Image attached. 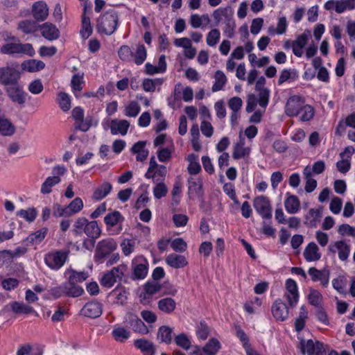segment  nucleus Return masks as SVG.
<instances>
[{
    "mask_svg": "<svg viewBox=\"0 0 355 355\" xmlns=\"http://www.w3.org/2000/svg\"><path fill=\"white\" fill-rule=\"evenodd\" d=\"M6 43L0 48V53L3 55L21 57H30L35 54V51L31 44L21 43L19 40L11 34L4 37Z\"/></svg>",
    "mask_w": 355,
    "mask_h": 355,
    "instance_id": "obj_1",
    "label": "nucleus"
},
{
    "mask_svg": "<svg viewBox=\"0 0 355 355\" xmlns=\"http://www.w3.org/2000/svg\"><path fill=\"white\" fill-rule=\"evenodd\" d=\"M73 232L75 235H81L85 233L89 239L96 240L101 234L97 221H89L85 217H79L73 224Z\"/></svg>",
    "mask_w": 355,
    "mask_h": 355,
    "instance_id": "obj_2",
    "label": "nucleus"
},
{
    "mask_svg": "<svg viewBox=\"0 0 355 355\" xmlns=\"http://www.w3.org/2000/svg\"><path fill=\"white\" fill-rule=\"evenodd\" d=\"M119 21V16L114 10H109L97 19L96 29L98 33L110 35L116 31Z\"/></svg>",
    "mask_w": 355,
    "mask_h": 355,
    "instance_id": "obj_3",
    "label": "nucleus"
},
{
    "mask_svg": "<svg viewBox=\"0 0 355 355\" xmlns=\"http://www.w3.org/2000/svg\"><path fill=\"white\" fill-rule=\"evenodd\" d=\"M20 77L19 64L16 62L0 67V85L8 86L19 82Z\"/></svg>",
    "mask_w": 355,
    "mask_h": 355,
    "instance_id": "obj_4",
    "label": "nucleus"
},
{
    "mask_svg": "<svg viewBox=\"0 0 355 355\" xmlns=\"http://www.w3.org/2000/svg\"><path fill=\"white\" fill-rule=\"evenodd\" d=\"M117 248V243L112 238H107L100 241L96 246L94 261L101 263Z\"/></svg>",
    "mask_w": 355,
    "mask_h": 355,
    "instance_id": "obj_5",
    "label": "nucleus"
},
{
    "mask_svg": "<svg viewBox=\"0 0 355 355\" xmlns=\"http://www.w3.org/2000/svg\"><path fill=\"white\" fill-rule=\"evenodd\" d=\"M69 251L57 250L47 253L44 257V262L52 270H59L66 262Z\"/></svg>",
    "mask_w": 355,
    "mask_h": 355,
    "instance_id": "obj_6",
    "label": "nucleus"
},
{
    "mask_svg": "<svg viewBox=\"0 0 355 355\" xmlns=\"http://www.w3.org/2000/svg\"><path fill=\"white\" fill-rule=\"evenodd\" d=\"M123 322L126 328H130L135 332L143 335H146L149 332L144 322L136 314L132 312H128L125 315Z\"/></svg>",
    "mask_w": 355,
    "mask_h": 355,
    "instance_id": "obj_7",
    "label": "nucleus"
},
{
    "mask_svg": "<svg viewBox=\"0 0 355 355\" xmlns=\"http://www.w3.org/2000/svg\"><path fill=\"white\" fill-rule=\"evenodd\" d=\"M300 349L303 355H327L323 343L318 340L314 342L311 339L302 340L300 343Z\"/></svg>",
    "mask_w": 355,
    "mask_h": 355,
    "instance_id": "obj_8",
    "label": "nucleus"
},
{
    "mask_svg": "<svg viewBox=\"0 0 355 355\" xmlns=\"http://www.w3.org/2000/svg\"><path fill=\"white\" fill-rule=\"evenodd\" d=\"M125 270L126 266L125 265L114 267L110 271L104 274L101 281V285L107 288L113 286L116 282L122 279Z\"/></svg>",
    "mask_w": 355,
    "mask_h": 355,
    "instance_id": "obj_9",
    "label": "nucleus"
},
{
    "mask_svg": "<svg viewBox=\"0 0 355 355\" xmlns=\"http://www.w3.org/2000/svg\"><path fill=\"white\" fill-rule=\"evenodd\" d=\"M148 261L142 256L136 257L132 261V279H143L148 274Z\"/></svg>",
    "mask_w": 355,
    "mask_h": 355,
    "instance_id": "obj_10",
    "label": "nucleus"
},
{
    "mask_svg": "<svg viewBox=\"0 0 355 355\" xmlns=\"http://www.w3.org/2000/svg\"><path fill=\"white\" fill-rule=\"evenodd\" d=\"M253 206L263 218H272V207L268 197L260 196L255 198L253 201Z\"/></svg>",
    "mask_w": 355,
    "mask_h": 355,
    "instance_id": "obj_11",
    "label": "nucleus"
},
{
    "mask_svg": "<svg viewBox=\"0 0 355 355\" xmlns=\"http://www.w3.org/2000/svg\"><path fill=\"white\" fill-rule=\"evenodd\" d=\"M305 104L304 98L299 95L289 97L285 105V113L288 116H297Z\"/></svg>",
    "mask_w": 355,
    "mask_h": 355,
    "instance_id": "obj_12",
    "label": "nucleus"
},
{
    "mask_svg": "<svg viewBox=\"0 0 355 355\" xmlns=\"http://www.w3.org/2000/svg\"><path fill=\"white\" fill-rule=\"evenodd\" d=\"M6 92L13 103L19 105H24L25 103L27 94L19 84V82L6 86Z\"/></svg>",
    "mask_w": 355,
    "mask_h": 355,
    "instance_id": "obj_13",
    "label": "nucleus"
},
{
    "mask_svg": "<svg viewBox=\"0 0 355 355\" xmlns=\"http://www.w3.org/2000/svg\"><path fill=\"white\" fill-rule=\"evenodd\" d=\"M286 292L284 295L289 306L293 308L296 306L299 300V293L296 282L291 279H288L286 282Z\"/></svg>",
    "mask_w": 355,
    "mask_h": 355,
    "instance_id": "obj_14",
    "label": "nucleus"
},
{
    "mask_svg": "<svg viewBox=\"0 0 355 355\" xmlns=\"http://www.w3.org/2000/svg\"><path fill=\"white\" fill-rule=\"evenodd\" d=\"M103 305L101 302L92 301L87 302L81 309V314L90 318H96L101 315Z\"/></svg>",
    "mask_w": 355,
    "mask_h": 355,
    "instance_id": "obj_15",
    "label": "nucleus"
},
{
    "mask_svg": "<svg viewBox=\"0 0 355 355\" xmlns=\"http://www.w3.org/2000/svg\"><path fill=\"white\" fill-rule=\"evenodd\" d=\"M313 282H320L322 286L327 287L329 285L330 272L328 269L318 270L311 267L308 270Z\"/></svg>",
    "mask_w": 355,
    "mask_h": 355,
    "instance_id": "obj_16",
    "label": "nucleus"
},
{
    "mask_svg": "<svg viewBox=\"0 0 355 355\" xmlns=\"http://www.w3.org/2000/svg\"><path fill=\"white\" fill-rule=\"evenodd\" d=\"M271 311L276 320L284 321L288 317V309L281 299H277L274 302Z\"/></svg>",
    "mask_w": 355,
    "mask_h": 355,
    "instance_id": "obj_17",
    "label": "nucleus"
},
{
    "mask_svg": "<svg viewBox=\"0 0 355 355\" xmlns=\"http://www.w3.org/2000/svg\"><path fill=\"white\" fill-rule=\"evenodd\" d=\"M329 250L332 253L338 254V257L341 261H346L350 252V246L343 241H336L329 246Z\"/></svg>",
    "mask_w": 355,
    "mask_h": 355,
    "instance_id": "obj_18",
    "label": "nucleus"
},
{
    "mask_svg": "<svg viewBox=\"0 0 355 355\" xmlns=\"http://www.w3.org/2000/svg\"><path fill=\"white\" fill-rule=\"evenodd\" d=\"M134 346L139 349L143 355H155L156 347L155 344L146 338H139L134 340Z\"/></svg>",
    "mask_w": 355,
    "mask_h": 355,
    "instance_id": "obj_19",
    "label": "nucleus"
},
{
    "mask_svg": "<svg viewBox=\"0 0 355 355\" xmlns=\"http://www.w3.org/2000/svg\"><path fill=\"white\" fill-rule=\"evenodd\" d=\"M166 263L172 268H183L188 265L187 258L182 254L171 253L165 258Z\"/></svg>",
    "mask_w": 355,
    "mask_h": 355,
    "instance_id": "obj_20",
    "label": "nucleus"
},
{
    "mask_svg": "<svg viewBox=\"0 0 355 355\" xmlns=\"http://www.w3.org/2000/svg\"><path fill=\"white\" fill-rule=\"evenodd\" d=\"M187 182L189 198H192L194 196L202 198L203 196L202 179L191 177L188 178Z\"/></svg>",
    "mask_w": 355,
    "mask_h": 355,
    "instance_id": "obj_21",
    "label": "nucleus"
},
{
    "mask_svg": "<svg viewBox=\"0 0 355 355\" xmlns=\"http://www.w3.org/2000/svg\"><path fill=\"white\" fill-rule=\"evenodd\" d=\"M42 35L48 40L53 41L57 40L60 36V31L57 27L49 22H46L39 26Z\"/></svg>",
    "mask_w": 355,
    "mask_h": 355,
    "instance_id": "obj_22",
    "label": "nucleus"
},
{
    "mask_svg": "<svg viewBox=\"0 0 355 355\" xmlns=\"http://www.w3.org/2000/svg\"><path fill=\"white\" fill-rule=\"evenodd\" d=\"M110 131L111 133L114 135H121L123 136L125 135L128 132V128L130 127V123L125 119L123 120H117L113 119L110 122Z\"/></svg>",
    "mask_w": 355,
    "mask_h": 355,
    "instance_id": "obj_23",
    "label": "nucleus"
},
{
    "mask_svg": "<svg viewBox=\"0 0 355 355\" xmlns=\"http://www.w3.org/2000/svg\"><path fill=\"white\" fill-rule=\"evenodd\" d=\"M33 16L37 21H44L49 15V9L46 3L37 1L33 6Z\"/></svg>",
    "mask_w": 355,
    "mask_h": 355,
    "instance_id": "obj_24",
    "label": "nucleus"
},
{
    "mask_svg": "<svg viewBox=\"0 0 355 355\" xmlns=\"http://www.w3.org/2000/svg\"><path fill=\"white\" fill-rule=\"evenodd\" d=\"M16 132V127L4 114H0V135L3 137H11Z\"/></svg>",
    "mask_w": 355,
    "mask_h": 355,
    "instance_id": "obj_25",
    "label": "nucleus"
},
{
    "mask_svg": "<svg viewBox=\"0 0 355 355\" xmlns=\"http://www.w3.org/2000/svg\"><path fill=\"white\" fill-rule=\"evenodd\" d=\"M3 264L10 263L13 259L19 257L26 253L27 249L25 247H17L15 250H1Z\"/></svg>",
    "mask_w": 355,
    "mask_h": 355,
    "instance_id": "obj_26",
    "label": "nucleus"
},
{
    "mask_svg": "<svg viewBox=\"0 0 355 355\" xmlns=\"http://www.w3.org/2000/svg\"><path fill=\"white\" fill-rule=\"evenodd\" d=\"M303 255L308 262L316 261L321 258L319 248L314 242L309 243L305 248Z\"/></svg>",
    "mask_w": 355,
    "mask_h": 355,
    "instance_id": "obj_27",
    "label": "nucleus"
},
{
    "mask_svg": "<svg viewBox=\"0 0 355 355\" xmlns=\"http://www.w3.org/2000/svg\"><path fill=\"white\" fill-rule=\"evenodd\" d=\"M322 218L319 209H310L304 217V225L309 227H316Z\"/></svg>",
    "mask_w": 355,
    "mask_h": 355,
    "instance_id": "obj_28",
    "label": "nucleus"
},
{
    "mask_svg": "<svg viewBox=\"0 0 355 355\" xmlns=\"http://www.w3.org/2000/svg\"><path fill=\"white\" fill-rule=\"evenodd\" d=\"M130 331L125 327L119 324L114 325L112 331V336L115 341L123 343L130 337Z\"/></svg>",
    "mask_w": 355,
    "mask_h": 355,
    "instance_id": "obj_29",
    "label": "nucleus"
},
{
    "mask_svg": "<svg viewBox=\"0 0 355 355\" xmlns=\"http://www.w3.org/2000/svg\"><path fill=\"white\" fill-rule=\"evenodd\" d=\"M308 42V35L304 33L297 36L296 40L292 42V49L293 54L297 57H302L303 49Z\"/></svg>",
    "mask_w": 355,
    "mask_h": 355,
    "instance_id": "obj_30",
    "label": "nucleus"
},
{
    "mask_svg": "<svg viewBox=\"0 0 355 355\" xmlns=\"http://www.w3.org/2000/svg\"><path fill=\"white\" fill-rule=\"evenodd\" d=\"M112 189V185L108 182H104L94 189L92 198L95 200H101L105 198Z\"/></svg>",
    "mask_w": 355,
    "mask_h": 355,
    "instance_id": "obj_31",
    "label": "nucleus"
},
{
    "mask_svg": "<svg viewBox=\"0 0 355 355\" xmlns=\"http://www.w3.org/2000/svg\"><path fill=\"white\" fill-rule=\"evenodd\" d=\"M17 29L28 35L35 33L39 29V25L35 21L25 19L18 23Z\"/></svg>",
    "mask_w": 355,
    "mask_h": 355,
    "instance_id": "obj_32",
    "label": "nucleus"
},
{
    "mask_svg": "<svg viewBox=\"0 0 355 355\" xmlns=\"http://www.w3.org/2000/svg\"><path fill=\"white\" fill-rule=\"evenodd\" d=\"M162 286L158 282H147L144 286V292L141 294V302L148 300L153 295L161 290Z\"/></svg>",
    "mask_w": 355,
    "mask_h": 355,
    "instance_id": "obj_33",
    "label": "nucleus"
},
{
    "mask_svg": "<svg viewBox=\"0 0 355 355\" xmlns=\"http://www.w3.org/2000/svg\"><path fill=\"white\" fill-rule=\"evenodd\" d=\"M146 144V141H139L131 148L132 153L137 154L136 159L139 162L144 161L148 155V150L145 149Z\"/></svg>",
    "mask_w": 355,
    "mask_h": 355,
    "instance_id": "obj_34",
    "label": "nucleus"
},
{
    "mask_svg": "<svg viewBox=\"0 0 355 355\" xmlns=\"http://www.w3.org/2000/svg\"><path fill=\"white\" fill-rule=\"evenodd\" d=\"M64 290L65 291V296L71 297H79L84 293V290L81 286L69 280L64 283Z\"/></svg>",
    "mask_w": 355,
    "mask_h": 355,
    "instance_id": "obj_35",
    "label": "nucleus"
},
{
    "mask_svg": "<svg viewBox=\"0 0 355 355\" xmlns=\"http://www.w3.org/2000/svg\"><path fill=\"white\" fill-rule=\"evenodd\" d=\"M157 306L159 311L170 314L173 313L176 308V302L171 297H165L158 301Z\"/></svg>",
    "mask_w": 355,
    "mask_h": 355,
    "instance_id": "obj_36",
    "label": "nucleus"
},
{
    "mask_svg": "<svg viewBox=\"0 0 355 355\" xmlns=\"http://www.w3.org/2000/svg\"><path fill=\"white\" fill-rule=\"evenodd\" d=\"M12 311L16 314H31L34 313L37 315V313L35 311L33 308L29 305H27L23 302H12L10 304Z\"/></svg>",
    "mask_w": 355,
    "mask_h": 355,
    "instance_id": "obj_37",
    "label": "nucleus"
},
{
    "mask_svg": "<svg viewBox=\"0 0 355 355\" xmlns=\"http://www.w3.org/2000/svg\"><path fill=\"white\" fill-rule=\"evenodd\" d=\"M173 328L168 326H161L157 331V338L159 343L170 344L172 341Z\"/></svg>",
    "mask_w": 355,
    "mask_h": 355,
    "instance_id": "obj_38",
    "label": "nucleus"
},
{
    "mask_svg": "<svg viewBox=\"0 0 355 355\" xmlns=\"http://www.w3.org/2000/svg\"><path fill=\"white\" fill-rule=\"evenodd\" d=\"M147 58V50L144 44H137L133 50L132 60L137 65H141Z\"/></svg>",
    "mask_w": 355,
    "mask_h": 355,
    "instance_id": "obj_39",
    "label": "nucleus"
},
{
    "mask_svg": "<svg viewBox=\"0 0 355 355\" xmlns=\"http://www.w3.org/2000/svg\"><path fill=\"white\" fill-rule=\"evenodd\" d=\"M23 70L28 72H35L43 69L45 67L44 62L37 60H28L21 64Z\"/></svg>",
    "mask_w": 355,
    "mask_h": 355,
    "instance_id": "obj_40",
    "label": "nucleus"
},
{
    "mask_svg": "<svg viewBox=\"0 0 355 355\" xmlns=\"http://www.w3.org/2000/svg\"><path fill=\"white\" fill-rule=\"evenodd\" d=\"M124 220V217L119 211H113L104 218V222L107 227H112Z\"/></svg>",
    "mask_w": 355,
    "mask_h": 355,
    "instance_id": "obj_41",
    "label": "nucleus"
},
{
    "mask_svg": "<svg viewBox=\"0 0 355 355\" xmlns=\"http://www.w3.org/2000/svg\"><path fill=\"white\" fill-rule=\"evenodd\" d=\"M300 202L298 198L294 195L289 196L284 201V207L289 214H295L300 209Z\"/></svg>",
    "mask_w": 355,
    "mask_h": 355,
    "instance_id": "obj_42",
    "label": "nucleus"
},
{
    "mask_svg": "<svg viewBox=\"0 0 355 355\" xmlns=\"http://www.w3.org/2000/svg\"><path fill=\"white\" fill-rule=\"evenodd\" d=\"M303 174L306 180L304 189L307 193H311L316 188L317 181L312 178V172L308 166L304 169Z\"/></svg>",
    "mask_w": 355,
    "mask_h": 355,
    "instance_id": "obj_43",
    "label": "nucleus"
},
{
    "mask_svg": "<svg viewBox=\"0 0 355 355\" xmlns=\"http://www.w3.org/2000/svg\"><path fill=\"white\" fill-rule=\"evenodd\" d=\"M220 348V342L216 338H212L202 347V352L207 355H216Z\"/></svg>",
    "mask_w": 355,
    "mask_h": 355,
    "instance_id": "obj_44",
    "label": "nucleus"
},
{
    "mask_svg": "<svg viewBox=\"0 0 355 355\" xmlns=\"http://www.w3.org/2000/svg\"><path fill=\"white\" fill-rule=\"evenodd\" d=\"M214 78L215 82L211 88L213 92H218L223 89V87L227 83L226 76L222 71H216L215 73Z\"/></svg>",
    "mask_w": 355,
    "mask_h": 355,
    "instance_id": "obj_45",
    "label": "nucleus"
},
{
    "mask_svg": "<svg viewBox=\"0 0 355 355\" xmlns=\"http://www.w3.org/2000/svg\"><path fill=\"white\" fill-rule=\"evenodd\" d=\"M60 178L58 176L48 177L42 183L41 187V193L43 194H48L51 192V188L60 182Z\"/></svg>",
    "mask_w": 355,
    "mask_h": 355,
    "instance_id": "obj_46",
    "label": "nucleus"
},
{
    "mask_svg": "<svg viewBox=\"0 0 355 355\" xmlns=\"http://www.w3.org/2000/svg\"><path fill=\"white\" fill-rule=\"evenodd\" d=\"M315 114L313 107L308 104H304L300 111L299 117L300 121L302 122L309 121L313 119Z\"/></svg>",
    "mask_w": 355,
    "mask_h": 355,
    "instance_id": "obj_47",
    "label": "nucleus"
},
{
    "mask_svg": "<svg viewBox=\"0 0 355 355\" xmlns=\"http://www.w3.org/2000/svg\"><path fill=\"white\" fill-rule=\"evenodd\" d=\"M163 83V80L161 78H145L142 83V87L145 92H154L156 86L161 85Z\"/></svg>",
    "mask_w": 355,
    "mask_h": 355,
    "instance_id": "obj_48",
    "label": "nucleus"
},
{
    "mask_svg": "<svg viewBox=\"0 0 355 355\" xmlns=\"http://www.w3.org/2000/svg\"><path fill=\"white\" fill-rule=\"evenodd\" d=\"M174 341L178 347L186 351L189 350L191 347V340L189 337L184 333H181L177 335L175 337Z\"/></svg>",
    "mask_w": 355,
    "mask_h": 355,
    "instance_id": "obj_49",
    "label": "nucleus"
},
{
    "mask_svg": "<svg viewBox=\"0 0 355 355\" xmlns=\"http://www.w3.org/2000/svg\"><path fill=\"white\" fill-rule=\"evenodd\" d=\"M141 110L140 105L137 101H130L125 107L123 113L128 117H136Z\"/></svg>",
    "mask_w": 355,
    "mask_h": 355,
    "instance_id": "obj_50",
    "label": "nucleus"
},
{
    "mask_svg": "<svg viewBox=\"0 0 355 355\" xmlns=\"http://www.w3.org/2000/svg\"><path fill=\"white\" fill-rule=\"evenodd\" d=\"M92 31L89 17L84 15L82 18V28L80 31L81 37L83 39L88 38L92 35Z\"/></svg>",
    "mask_w": 355,
    "mask_h": 355,
    "instance_id": "obj_51",
    "label": "nucleus"
},
{
    "mask_svg": "<svg viewBox=\"0 0 355 355\" xmlns=\"http://www.w3.org/2000/svg\"><path fill=\"white\" fill-rule=\"evenodd\" d=\"M58 103L63 112H67L71 108L70 96L65 92H59L58 95Z\"/></svg>",
    "mask_w": 355,
    "mask_h": 355,
    "instance_id": "obj_52",
    "label": "nucleus"
},
{
    "mask_svg": "<svg viewBox=\"0 0 355 355\" xmlns=\"http://www.w3.org/2000/svg\"><path fill=\"white\" fill-rule=\"evenodd\" d=\"M355 8V0H337L336 12L342 13L345 10H352Z\"/></svg>",
    "mask_w": 355,
    "mask_h": 355,
    "instance_id": "obj_53",
    "label": "nucleus"
},
{
    "mask_svg": "<svg viewBox=\"0 0 355 355\" xmlns=\"http://www.w3.org/2000/svg\"><path fill=\"white\" fill-rule=\"evenodd\" d=\"M136 245V240L134 239H124L121 243V250L125 256L132 254Z\"/></svg>",
    "mask_w": 355,
    "mask_h": 355,
    "instance_id": "obj_54",
    "label": "nucleus"
},
{
    "mask_svg": "<svg viewBox=\"0 0 355 355\" xmlns=\"http://www.w3.org/2000/svg\"><path fill=\"white\" fill-rule=\"evenodd\" d=\"M220 33L218 29H211L207 35L206 42L209 46H215L219 42Z\"/></svg>",
    "mask_w": 355,
    "mask_h": 355,
    "instance_id": "obj_55",
    "label": "nucleus"
},
{
    "mask_svg": "<svg viewBox=\"0 0 355 355\" xmlns=\"http://www.w3.org/2000/svg\"><path fill=\"white\" fill-rule=\"evenodd\" d=\"M203 21H205L207 23L209 22L208 15L200 16L198 14H193L190 17L189 24L193 28H198L202 26Z\"/></svg>",
    "mask_w": 355,
    "mask_h": 355,
    "instance_id": "obj_56",
    "label": "nucleus"
},
{
    "mask_svg": "<svg viewBox=\"0 0 355 355\" xmlns=\"http://www.w3.org/2000/svg\"><path fill=\"white\" fill-rule=\"evenodd\" d=\"M191 142L193 148L196 151H200L201 150V144L199 141V129L197 125H194L191 127Z\"/></svg>",
    "mask_w": 355,
    "mask_h": 355,
    "instance_id": "obj_57",
    "label": "nucleus"
},
{
    "mask_svg": "<svg viewBox=\"0 0 355 355\" xmlns=\"http://www.w3.org/2000/svg\"><path fill=\"white\" fill-rule=\"evenodd\" d=\"M47 231V228L40 229L35 232L31 234L26 239L30 243H39L45 238Z\"/></svg>",
    "mask_w": 355,
    "mask_h": 355,
    "instance_id": "obj_58",
    "label": "nucleus"
},
{
    "mask_svg": "<svg viewBox=\"0 0 355 355\" xmlns=\"http://www.w3.org/2000/svg\"><path fill=\"white\" fill-rule=\"evenodd\" d=\"M250 153V148L244 147L243 144H237L234 147V150L232 153V157L234 159H239L241 158H243L245 156H248Z\"/></svg>",
    "mask_w": 355,
    "mask_h": 355,
    "instance_id": "obj_59",
    "label": "nucleus"
},
{
    "mask_svg": "<svg viewBox=\"0 0 355 355\" xmlns=\"http://www.w3.org/2000/svg\"><path fill=\"white\" fill-rule=\"evenodd\" d=\"M84 204L82 199L79 197L73 199L67 207L70 215L75 214L80 211L83 208Z\"/></svg>",
    "mask_w": 355,
    "mask_h": 355,
    "instance_id": "obj_60",
    "label": "nucleus"
},
{
    "mask_svg": "<svg viewBox=\"0 0 355 355\" xmlns=\"http://www.w3.org/2000/svg\"><path fill=\"white\" fill-rule=\"evenodd\" d=\"M236 336L239 338L241 342L243 344V347H244L245 352L252 349L251 345L249 342V338L244 332L243 329L239 326H236Z\"/></svg>",
    "mask_w": 355,
    "mask_h": 355,
    "instance_id": "obj_61",
    "label": "nucleus"
},
{
    "mask_svg": "<svg viewBox=\"0 0 355 355\" xmlns=\"http://www.w3.org/2000/svg\"><path fill=\"white\" fill-rule=\"evenodd\" d=\"M210 333V329L205 322L202 321L197 326L196 335L200 340H205Z\"/></svg>",
    "mask_w": 355,
    "mask_h": 355,
    "instance_id": "obj_62",
    "label": "nucleus"
},
{
    "mask_svg": "<svg viewBox=\"0 0 355 355\" xmlns=\"http://www.w3.org/2000/svg\"><path fill=\"white\" fill-rule=\"evenodd\" d=\"M346 126L355 128V112L348 115L345 121H339L336 127V132H338L340 130H344Z\"/></svg>",
    "mask_w": 355,
    "mask_h": 355,
    "instance_id": "obj_63",
    "label": "nucleus"
},
{
    "mask_svg": "<svg viewBox=\"0 0 355 355\" xmlns=\"http://www.w3.org/2000/svg\"><path fill=\"white\" fill-rule=\"evenodd\" d=\"M119 56L123 61H131L133 58V51L130 46L123 45L120 47L118 51Z\"/></svg>",
    "mask_w": 355,
    "mask_h": 355,
    "instance_id": "obj_64",
    "label": "nucleus"
}]
</instances>
